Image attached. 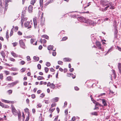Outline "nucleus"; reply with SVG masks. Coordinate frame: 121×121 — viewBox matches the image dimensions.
<instances>
[{
    "label": "nucleus",
    "instance_id": "3",
    "mask_svg": "<svg viewBox=\"0 0 121 121\" xmlns=\"http://www.w3.org/2000/svg\"><path fill=\"white\" fill-rule=\"evenodd\" d=\"M87 23L88 24L91 26H95L96 24V22L89 19H88L87 20Z\"/></svg>",
    "mask_w": 121,
    "mask_h": 121
},
{
    "label": "nucleus",
    "instance_id": "60",
    "mask_svg": "<svg viewBox=\"0 0 121 121\" xmlns=\"http://www.w3.org/2000/svg\"><path fill=\"white\" fill-rule=\"evenodd\" d=\"M56 105V103H54L52 104L51 105V108H52L55 106Z\"/></svg>",
    "mask_w": 121,
    "mask_h": 121
},
{
    "label": "nucleus",
    "instance_id": "25",
    "mask_svg": "<svg viewBox=\"0 0 121 121\" xmlns=\"http://www.w3.org/2000/svg\"><path fill=\"white\" fill-rule=\"evenodd\" d=\"M53 46L52 45H49L48 47V49L49 50H52L53 48Z\"/></svg>",
    "mask_w": 121,
    "mask_h": 121
},
{
    "label": "nucleus",
    "instance_id": "29",
    "mask_svg": "<svg viewBox=\"0 0 121 121\" xmlns=\"http://www.w3.org/2000/svg\"><path fill=\"white\" fill-rule=\"evenodd\" d=\"M37 79L38 80H40L44 79V78L42 76H39L37 77Z\"/></svg>",
    "mask_w": 121,
    "mask_h": 121
},
{
    "label": "nucleus",
    "instance_id": "4",
    "mask_svg": "<svg viewBox=\"0 0 121 121\" xmlns=\"http://www.w3.org/2000/svg\"><path fill=\"white\" fill-rule=\"evenodd\" d=\"M19 43L20 47L22 48L25 49V43L23 40L21 39L19 41Z\"/></svg>",
    "mask_w": 121,
    "mask_h": 121
},
{
    "label": "nucleus",
    "instance_id": "41",
    "mask_svg": "<svg viewBox=\"0 0 121 121\" xmlns=\"http://www.w3.org/2000/svg\"><path fill=\"white\" fill-rule=\"evenodd\" d=\"M55 50H54L52 52V55L54 56H55L56 54V52L55 51Z\"/></svg>",
    "mask_w": 121,
    "mask_h": 121
},
{
    "label": "nucleus",
    "instance_id": "13",
    "mask_svg": "<svg viewBox=\"0 0 121 121\" xmlns=\"http://www.w3.org/2000/svg\"><path fill=\"white\" fill-rule=\"evenodd\" d=\"M59 98L56 97L53 98L51 100V101L52 102H55L58 101Z\"/></svg>",
    "mask_w": 121,
    "mask_h": 121
},
{
    "label": "nucleus",
    "instance_id": "12",
    "mask_svg": "<svg viewBox=\"0 0 121 121\" xmlns=\"http://www.w3.org/2000/svg\"><path fill=\"white\" fill-rule=\"evenodd\" d=\"M12 1V0H5V11H6V10L7 9V7L8 6V3L9 2H11Z\"/></svg>",
    "mask_w": 121,
    "mask_h": 121
},
{
    "label": "nucleus",
    "instance_id": "40",
    "mask_svg": "<svg viewBox=\"0 0 121 121\" xmlns=\"http://www.w3.org/2000/svg\"><path fill=\"white\" fill-rule=\"evenodd\" d=\"M35 39H31L30 40V42L31 44H33V43L35 41Z\"/></svg>",
    "mask_w": 121,
    "mask_h": 121
},
{
    "label": "nucleus",
    "instance_id": "7",
    "mask_svg": "<svg viewBox=\"0 0 121 121\" xmlns=\"http://www.w3.org/2000/svg\"><path fill=\"white\" fill-rule=\"evenodd\" d=\"M96 43L97 46L98 47V49L100 50L103 51H104V49L103 48H102L101 47V44L99 42H96Z\"/></svg>",
    "mask_w": 121,
    "mask_h": 121
},
{
    "label": "nucleus",
    "instance_id": "59",
    "mask_svg": "<svg viewBox=\"0 0 121 121\" xmlns=\"http://www.w3.org/2000/svg\"><path fill=\"white\" fill-rule=\"evenodd\" d=\"M43 19H45L43 17V13H42L41 16V20H42Z\"/></svg>",
    "mask_w": 121,
    "mask_h": 121
},
{
    "label": "nucleus",
    "instance_id": "19",
    "mask_svg": "<svg viewBox=\"0 0 121 121\" xmlns=\"http://www.w3.org/2000/svg\"><path fill=\"white\" fill-rule=\"evenodd\" d=\"M118 68L119 69V72L121 73V63H118Z\"/></svg>",
    "mask_w": 121,
    "mask_h": 121
},
{
    "label": "nucleus",
    "instance_id": "58",
    "mask_svg": "<svg viewBox=\"0 0 121 121\" xmlns=\"http://www.w3.org/2000/svg\"><path fill=\"white\" fill-rule=\"evenodd\" d=\"M91 100L92 101L93 103H94L95 104L97 102L94 99L92 98H91Z\"/></svg>",
    "mask_w": 121,
    "mask_h": 121
},
{
    "label": "nucleus",
    "instance_id": "14",
    "mask_svg": "<svg viewBox=\"0 0 121 121\" xmlns=\"http://www.w3.org/2000/svg\"><path fill=\"white\" fill-rule=\"evenodd\" d=\"M114 35L115 37L117 38V33L118 32V31L117 30V28H114Z\"/></svg>",
    "mask_w": 121,
    "mask_h": 121
},
{
    "label": "nucleus",
    "instance_id": "64",
    "mask_svg": "<svg viewBox=\"0 0 121 121\" xmlns=\"http://www.w3.org/2000/svg\"><path fill=\"white\" fill-rule=\"evenodd\" d=\"M29 116L28 114V116L26 118V119L25 121H28V120H29Z\"/></svg>",
    "mask_w": 121,
    "mask_h": 121
},
{
    "label": "nucleus",
    "instance_id": "54",
    "mask_svg": "<svg viewBox=\"0 0 121 121\" xmlns=\"http://www.w3.org/2000/svg\"><path fill=\"white\" fill-rule=\"evenodd\" d=\"M3 75L2 73H0V78L1 80L3 79Z\"/></svg>",
    "mask_w": 121,
    "mask_h": 121
},
{
    "label": "nucleus",
    "instance_id": "9",
    "mask_svg": "<svg viewBox=\"0 0 121 121\" xmlns=\"http://www.w3.org/2000/svg\"><path fill=\"white\" fill-rule=\"evenodd\" d=\"M45 19H43L42 20H41L40 21V25L43 28H45Z\"/></svg>",
    "mask_w": 121,
    "mask_h": 121
},
{
    "label": "nucleus",
    "instance_id": "11",
    "mask_svg": "<svg viewBox=\"0 0 121 121\" xmlns=\"http://www.w3.org/2000/svg\"><path fill=\"white\" fill-rule=\"evenodd\" d=\"M25 16H24L23 17H22L21 22V25H23L24 22V21H26L27 19V18L26 17H24Z\"/></svg>",
    "mask_w": 121,
    "mask_h": 121
},
{
    "label": "nucleus",
    "instance_id": "51",
    "mask_svg": "<svg viewBox=\"0 0 121 121\" xmlns=\"http://www.w3.org/2000/svg\"><path fill=\"white\" fill-rule=\"evenodd\" d=\"M38 68L39 69H40L41 68V65L39 64H38L37 65Z\"/></svg>",
    "mask_w": 121,
    "mask_h": 121
},
{
    "label": "nucleus",
    "instance_id": "53",
    "mask_svg": "<svg viewBox=\"0 0 121 121\" xmlns=\"http://www.w3.org/2000/svg\"><path fill=\"white\" fill-rule=\"evenodd\" d=\"M67 39V37L65 36V37H63L62 38V39L61 40L62 41L65 40H66Z\"/></svg>",
    "mask_w": 121,
    "mask_h": 121
},
{
    "label": "nucleus",
    "instance_id": "48",
    "mask_svg": "<svg viewBox=\"0 0 121 121\" xmlns=\"http://www.w3.org/2000/svg\"><path fill=\"white\" fill-rule=\"evenodd\" d=\"M45 96V94L44 93H42L40 95V97L42 98L43 97H44Z\"/></svg>",
    "mask_w": 121,
    "mask_h": 121
},
{
    "label": "nucleus",
    "instance_id": "15",
    "mask_svg": "<svg viewBox=\"0 0 121 121\" xmlns=\"http://www.w3.org/2000/svg\"><path fill=\"white\" fill-rule=\"evenodd\" d=\"M118 24H117V22L116 20H114L113 23V26L114 27V28H117Z\"/></svg>",
    "mask_w": 121,
    "mask_h": 121
},
{
    "label": "nucleus",
    "instance_id": "23",
    "mask_svg": "<svg viewBox=\"0 0 121 121\" xmlns=\"http://www.w3.org/2000/svg\"><path fill=\"white\" fill-rule=\"evenodd\" d=\"M12 78L10 76H9L7 77L6 79V80L7 81H10L11 80Z\"/></svg>",
    "mask_w": 121,
    "mask_h": 121
},
{
    "label": "nucleus",
    "instance_id": "10",
    "mask_svg": "<svg viewBox=\"0 0 121 121\" xmlns=\"http://www.w3.org/2000/svg\"><path fill=\"white\" fill-rule=\"evenodd\" d=\"M78 20L79 21L81 22H85V18L83 17H78Z\"/></svg>",
    "mask_w": 121,
    "mask_h": 121
},
{
    "label": "nucleus",
    "instance_id": "42",
    "mask_svg": "<svg viewBox=\"0 0 121 121\" xmlns=\"http://www.w3.org/2000/svg\"><path fill=\"white\" fill-rule=\"evenodd\" d=\"M7 92L10 95L12 93V91L11 90H9L7 91Z\"/></svg>",
    "mask_w": 121,
    "mask_h": 121
},
{
    "label": "nucleus",
    "instance_id": "5",
    "mask_svg": "<svg viewBox=\"0 0 121 121\" xmlns=\"http://www.w3.org/2000/svg\"><path fill=\"white\" fill-rule=\"evenodd\" d=\"M106 6L107 8H109V9H113L115 8L114 6L113 5V4L112 2H108V4Z\"/></svg>",
    "mask_w": 121,
    "mask_h": 121
},
{
    "label": "nucleus",
    "instance_id": "44",
    "mask_svg": "<svg viewBox=\"0 0 121 121\" xmlns=\"http://www.w3.org/2000/svg\"><path fill=\"white\" fill-rule=\"evenodd\" d=\"M25 63V61L23 60H22L20 62V64L22 65H24Z\"/></svg>",
    "mask_w": 121,
    "mask_h": 121
},
{
    "label": "nucleus",
    "instance_id": "20",
    "mask_svg": "<svg viewBox=\"0 0 121 121\" xmlns=\"http://www.w3.org/2000/svg\"><path fill=\"white\" fill-rule=\"evenodd\" d=\"M0 105L3 107L5 108H8V106L7 105H4V104L2 103L0 101Z\"/></svg>",
    "mask_w": 121,
    "mask_h": 121
},
{
    "label": "nucleus",
    "instance_id": "35",
    "mask_svg": "<svg viewBox=\"0 0 121 121\" xmlns=\"http://www.w3.org/2000/svg\"><path fill=\"white\" fill-rule=\"evenodd\" d=\"M55 108H54L52 109H51L50 108L49 110L48 111L50 113H52V112L55 110Z\"/></svg>",
    "mask_w": 121,
    "mask_h": 121
},
{
    "label": "nucleus",
    "instance_id": "37",
    "mask_svg": "<svg viewBox=\"0 0 121 121\" xmlns=\"http://www.w3.org/2000/svg\"><path fill=\"white\" fill-rule=\"evenodd\" d=\"M19 81H16L15 82H12V83L13 85V86L15 85L16 84L18 83Z\"/></svg>",
    "mask_w": 121,
    "mask_h": 121
},
{
    "label": "nucleus",
    "instance_id": "33",
    "mask_svg": "<svg viewBox=\"0 0 121 121\" xmlns=\"http://www.w3.org/2000/svg\"><path fill=\"white\" fill-rule=\"evenodd\" d=\"M60 83L58 84H55V87L59 88H60L61 86V85L59 84Z\"/></svg>",
    "mask_w": 121,
    "mask_h": 121
},
{
    "label": "nucleus",
    "instance_id": "50",
    "mask_svg": "<svg viewBox=\"0 0 121 121\" xmlns=\"http://www.w3.org/2000/svg\"><path fill=\"white\" fill-rule=\"evenodd\" d=\"M31 36H23V37L25 38H27V39H29L31 37Z\"/></svg>",
    "mask_w": 121,
    "mask_h": 121
},
{
    "label": "nucleus",
    "instance_id": "1",
    "mask_svg": "<svg viewBox=\"0 0 121 121\" xmlns=\"http://www.w3.org/2000/svg\"><path fill=\"white\" fill-rule=\"evenodd\" d=\"M12 111L14 115L16 116L17 115H18L19 120H21V112L20 110H18V112H17L15 108L14 107H12Z\"/></svg>",
    "mask_w": 121,
    "mask_h": 121
},
{
    "label": "nucleus",
    "instance_id": "55",
    "mask_svg": "<svg viewBox=\"0 0 121 121\" xmlns=\"http://www.w3.org/2000/svg\"><path fill=\"white\" fill-rule=\"evenodd\" d=\"M12 44H13V46L14 47H15L16 46L17 44V42H15L12 43Z\"/></svg>",
    "mask_w": 121,
    "mask_h": 121
},
{
    "label": "nucleus",
    "instance_id": "57",
    "mask_svg": "<svg viewBox=\"0 0 121 121\" xmlns=\"http://www.w3.org/2000/svg\"><path fill=\"white\" fill-rule=\"evenodd\" d=\"M18 26H15L14 29V30L15 31H17L18 30Z\"/></svg>",
    "mask_w": 121,
    "mask_h": 121
},
{
    "label": "nucleus",
    "instance_id": "27",
    "mask_svg": "<svg viewBox=\"0 0 121 121\" xmlns=\"http://www.w3.org/2000/svg\"><path fill=\"white\" fill-rule=\"evenodd\" d=\"M0 53L3 57L4 58L5 57V55L4 52L3 51H2L0 52Z\"/></svg>",
    "mask_w": 121,
    "mask_h": 121
},
{
    "label": "nucleus",
    "instance_id": "46",
    "mask_svg": "<svg viewBox=\"0 0 121 121\" xmlns=\"http://www.w3.org/2000/svg\"><path fill=\"white\" fill-rule=\"evenodd\" d=\"M9 60L13 62H14L15 61V60L14 59L12 58H9Z\"/></svg>",
    "mask_w": 121,
    "mask_h": 121
},
{
    "label": "nucleus",
    "instance_id": "2",
    "mask_svg": "<svg viewBox=\"0 0 121 121\" xmlns=\"http://www.w3.org/2000/svg\"><path fill=\"white\" fill-rule=\"evenodd\" d=\"M24 26L26 27H27L28 29H29L33 26V24L32 20L30 21H27L25 22L24 24Z\"/></svg>",
    "mask_w": 121,
    "mask_h": 121
},
{
    "label": "nucleus",
    "instance_id": "38",
    "mask_svg": "<svg viewBox=\"0 0 121 121\" xmlns=\"http://www.w3.org/2000/svg\"><path fill=\"white\" fill-rule=\"evenodd\" d=\"M19 81H16L15 82H12V83L13 85V86L15 85L16 84L18 83Z\"/></svg>",
    "mask_w": 121,
    "mask_h": 121
},
{
    "label": "nucleus",
    "instance_id": "36",
    "mask_svg": "<svg viewBox=\"0 0 121 121\" xmlns=\"http://www.w3.org/2000/svg\"><path fill=\"white\" fill-rule=\"evenodd\" d=\"M33 59L34 60H35V61H38L39 60V58L38 57H36L35 56H34L33 57Z\"/></svg>",
    "mask_w": 121,
    "mask_h": 121
},
{
    "label": "nucleus",
    "instance_id": "30",
    "mask_svg": "<svg viewBox=\"0 0 121 121\" xmlns=\"http://www.w3.org/2000/svg\"><path fill=\"white\" fill-rule=\"evenodd\" d=\"M36 0H31L30 2V4L32 5H34Z\"/></svg>",
    "mask_w": 121,
    "mask_h": 121
},
{
    "label": "nucleus",
    "instance_id": "49",
    "mask_svg": "<svg viewBox=\"0 0 121 121\" xmlns=\"http://www.w3.org/2000/svg\"><path fill=\"white\" fill-rule=\"evenodd\" d=\"M46 65L48 67H49L51 65L50 63L49 62H47L46 63Z\"/></svg>",
    "mask_w": 121,
    "mask_h": 121
},
{
    "label": "nucleus",
    "instance_id": "63",
    "mask_svg": "<svg viewBox=\"0 0 121 121\" xmlns=\"http://www.w3.org/2000/svg\"><path fill=\"white\" fill-rule=\"evenodd\" d=\"M67 102L66 101L64 103V105L63 106V107L64 108H65V107H66L67 106Z\"/></svg>",
    "mask_w": 121,
    "mask_h": 121
},
{
    "label": "nucleus",
    "instance_id": "39",
    "mask_svg": "<svg viewBox=\"0 0 121 121\" xmlns=\"http://www.w3.org/2000/svg\"><path fill=\"white\" fill-rule=\"evenodd\" d=\"M26 69L25 68H22L21 70V71L22 72H24L25 71Z\"/></svg>",
    "mask_w": 121,
    "mask_h": 121
},
{
    "label": "nucleus",
    "instance_id": "34",
    "mask_svg": "<svg viewBox=\"0 0 121 121\" xmlns=\"http://www.w3.org/2000/svg\"><path fill=\"white\" fill-rule=\"evenodd\" d=\"M43 0H40L39 2L40 7H43Z\"/></svg>",
    "mask_w": 121,
    "mask_h": 121
},
{
    "label": "nucleus",
    "instance_id": "26",
    "mask_svg": "<svg viewBox=\"0 0 121 121\" xmlns=\"http://www.w3.org/2000/svg\"><path fill=\"white\" fill-rule=\"evenodd\" d=\"M113 50L112 47H111L108 50V51L106 53L105 55H107L109 52H111Z\"/></svg>",
    "mask_w": 121,
    "mask_h": 121
},
{
    "label": "nucleus",
    "instance_id": "47",
    "mask_svg": "<svg viewBox=\"0 0 121 121\" xmlns=\"http://www.w3.org/2000/svg\"><path fill=\"white\" fill-rule=\"evenodd\" d=\"M58 63L59 65H63V62L60 61H58Z\"/></svg>",
    "mask_w": 121,
    "mask_h": 121
},
{
    "label": "nucleus",
    "instance_id": "16",
    "mask_svg": "<svg viewBox=\"0 0 121 121\" xmlns=\"http://www.w3.org/2000/svg\"><path fill=\"white\" fill-rule=\"evenodd\" d=\"M33 6L31 5H30L28 8V11L30 13H31L32 11Z\"/></svg>",
    "mask_w": 121,
    "mask_h": 121
},
{
    "label": "nucleus",
    "instance_id": "32",
    "mask_svg": "<svg viewBox=\"0 0 121 121\" xmlns=\"http://www.w3.org/2000/svg\"><path fill=\"white\" fill-rule=\"evenodd\" d=\"M10 70L13 71H16L18 70L17 68H12L10 69Z\"/></svg>",
    "mask_w": 121,
    "mask_h": 121
},
{
    "label": "nucleus",
    "instance_id": "52",
    "mask_svg": "<svg viewBox=\"0 0 121 121\" xmlns=\"http://www.w3.org/2000/svg\"><path fill=\"white\" fill-rule=\"evenodd\" d=\"M4 72L6 75H8L9 73V72L8 71L5 70Z\"/></svg>",
    "mask_w": 121,
    "mask_h": 121
},
{
    "label": "nucleus",
    "instance_id": "6",
    "mask_svg": "<svg viewBox=\"0 0 121 121\" xmlns=\"http://www.w3.org/2000/svg\"><path fill=\"white\" fill-rule=\"evenodd\" d=\"M108 2L107 0H102L101 1V3L103 7L107 5L108 4Z\"/></svg>",
    "mask_w": 121,
    "mask_h": 121
},
{
    "label": "nucleus",
    "instance_id": "28",
    "mask_svg": "<svg viewBox=\"0 0 121 121\" xmlns=\"http://www.w3.org/2000/svg\"><path fill=\"white\" fill-rule=\"evenodd\" d=\"M41 37H43L44 38H45L46 39H48L49 38V37L47 35H43L41 36Z\"/></svg>",
    "mask_w": 121,
    "mask_h": 121
},
{
    "label": "nucleus",
    "instance_id": "43",
    "mask_svg": "<svg viewBox=\"0 0 121 121\" xmlns=\"http://www.w3.org/2000/svg\"><path fill=\"white\" fill-rule=\"evenodd\" d=\"M91 114L92 115L97 116L98 115V113L96 112H94L91 113Z\"/></svg>",
    "mask_w": 121,
    "mask_h": 121
},
{
    "label": "nucleus",
    "instance_id": "31",
    "mask_svg": "<svg viewBox=\"0 0 121 121\" xmlns=\"http://www.w3.org/2000/svg\"><path fill=\"white\" fill-rule=\"evenodd\" d=\"M1 101L4 102L5 103H9V101L8 100H4V99H1Z\"/></svg>",
    "mask_w": 121,
    "mask_h": 121
},
{
    "label": "nucleus",
    "instance_id": "45",
    "mask_svg": "<svg viewBox=\"0 0 121 121\" xmlns=\"http://www.w3.org/2000/svg\"><path fill=\"white\" fill-rule=\"evenodd\" d=\"M46 73H47L48 71V68L46 67H45L44 69Z\"/></svg>",
    "mask_w": 121,
    "mask_h": 121
},
{
    "label": "nucleus",
    "instance_id": "56",
    "mask_svg": "<svg viewBox=\"0 0 121 121\" xmlns=\"http://www.w3.org/2000/svg\"><path fill=\"white\" fill-rule=\"evenodd\" d=\"M6 38L7 39H8L9 38V36L8 33L7 31L6 33Z\"/></svg>",
    "mask_w": 121,
    "mask_h": 121
},
{
    "label": "nucleus",
    "instance_id": "17",
    "mask_svg": "<svg viewBox=\"0 0 121 121\" xmlns=\"http://www.w3.org/2000/svg\"><path fill=\"white\" fill-rule=\"evenodd\" d=\"M11 54L14 57H20V55H18L15 53L13 52H12L11 53Z\"/></svg>",
    "mask_w": 121,
    "mask_h": 121
},
{
    "label": "nucleus",
    "instance_id": "18",
    "mask_svg": "<svg viewBox=\"0 0 121 121\" xmlns=\"http://www.w3.org/2000/svg\"><path fill=\"white\" fill-rule=\"evenodd\" d=\"M101 100L102 101V104H103L104 106H107V104L106 103V100L104 99H102Z\"/></svg>",
    "mask_w": 121,
    "mask_h": 121
},
{
    "label": "nucleus",
    "instance_id": "21",
    "mask_svg": "<svg viewBox=\"0 0 121 121\" xmlns=\"http://www.w3.org/2000/svg\"><path fill=\"white\" fill-rule=\"evenodd\" d=\"M71 60V59L69 58H65L63 59V60L65 62H69Z\"/></svg>",
    "mask_w": 121,
    "mask_h": 121
},
{
    "label": "nucleus",
    "instance_id": "61",
    "mask_svg": "<svg viewBox=\"0 0 121 121\" xmlns=\"http://www.w3.org/2000/svg\"><path fill=\"white\" fill-rule=\"evenodd\" d=\"M27 60V61H29L31 59L30 58V57L29 56H27L26 57Z\"/></svg>",
    "mask_w": 121,
    "mask_h": 121
},
{
    "label": "nucleus",
    "instance_id": "22",
    "mask_svg": "<svg viewBox=\"0 0 121 121\" xmlns=\"http://www.w3.org/2000/svg\"><path fill=\"white\" fill-rule=\"evenodd\" d=\"M26 11L25 10H23L22 12V17H23L26 15Z\"/></svg>",
    "mask_w": 121,
    "mask_h": 121
},
{
    "label": "nucleus",
    "instance_id": "24",
    "mask_svg": "<svg viewBox=\"0 0 121 121\" xmlns=\"http://www.w3.org/2000/svg\"><path fill=\"white\" fill-rule=\"evenodd\" d=\"M50 87L51 88L54 89H55V88H56L55 85V84H54L53 83H52L51 84V85H50Z\"/></svg>",
    "mask_w": 121,
    "mask_h": 121
},
{
    "label": "nucleus",
    "instance_id": "8",
    "mask_svg": "<svg viewBox=\"0 0 121 121\" xmlns=\"http://www.w3.org/2000/svg\"><path fill=\"white\" fill-rule=\"evenodd\" d=\"M33 21L34 24V26L35 28H36L37 27V22L38 18L37 17H35L33 19Z\"/></svg>",
    "mask_w": 121,
    "mask_h": 121
},
{
    "label": "nucleus",
    "instance_id": "62",
    "mask_svg": "<svg viewBox=\"0 0 121 121\" xmlns=\"http://www.w3.org/2000/svg\"><path fill=\"white\" fill-rule=\"evenodd\" d=\"M42 106L41 104L40 103L38 104L37 105V107L38 108H41Z\"/></svg>",
    "mask_w": 121,
    "mask_h": 121
}]
</instances>
